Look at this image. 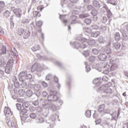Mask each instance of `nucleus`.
<instances>
[{"label":"nucleus","mask_w":128,"mask_h":128,"mask_svg":"<svg viewBox=\"0 0 128 128\" xmlns=\"http://www.w3.org/2000/svg\"><path fill=\"white\" fill-rule=\"evenodd\" d=\"M90 40V36L86 34H84V38L78 39V41H76L74 43V46L75 48H86L88 47V42H84L85 40Z\"/></svg>","instance_id":"f257e3e1"},{"label":"nucleus","mask_w":128,"mask_h":128,"mask_svg":"<svg viewBox=\"0 0 128 128\" xmlns=\"http://www.w3.org/2000/svg\"><path fill=\"white\" fill-rule=\"evenodd\" d=\"M118 66L116 64H106L104 66V68H100L99 64H95L92 66L93 68H95L96 70L98 72H102V70H104L106 72H107L106 74H108V70H116Z\"/></svg>","instance_id":"f03ea898"},{"label":"nucleus","mask_w":128,"mask_h":128,"mask_svg":"<svg viewBox=\"0 0 128 128\" xmlns=\"http://www.w3.org/2000/svg\"><path fill=\"white\" fill-rule=\"evenodd\" d=\"M42 108H50V110L54 112L60 108L58 106H56V105L52 104V102H48V100H44L42 104Z\"/></svg>","instance_id":"7ed1b4c3"},{"label":"nucleus","mask_w":128,"mask_h":128,"mask_svg":"<svg viewBox=\"0 0 128 128\" xmlns=\"http://www.w3.org/2000/svg\"><path fill=\"white\" fill-rule=\"evenodd\" d=\"M58 92L56 90H51L50 92V94L48 96L47 100L48 102H56L58 100V97L56 96Z\"/></svg>","instance_id":"20e7f679"},{"label":"nucleus","mask_w":128,"mask_h":128,"mask_svg":"<svg viewBox=\"0 0 128 128\" xmlns=\"http://www.w3.org/2000/svg\"><path fill=\"white\" fill-rule=\"evenodd\" d=\"M98 92L101 94H112V90L110 87H108V85L104 84L98 88Z\"/></svg>","instance_id":"39448f33"},{"label":"nucleus","mask_w":128,"mask_h":128,"mask_svg":"<svg viewBox=\"0 0 128 128\" xmlns=\"http://www.w3.org/2000/svg\"><path fill=\"white\" fill-rule=\"evenodd\" d=\"M98 112L100 114H110V110L106 108V106L104 104L99 106Z\"/></svg>","instance_id":"423d86ee"},{"label":"nucleus","mask_w":128,"mask_h":128,"mask_svg":"<svg viewBox=\"0 0 128 128\" xmlns=\"http://www.w3.org/2000/svg\"><path fill=\"white\" fill-rule=\"evenodd\" d=\"M4 114L6 116H12V112L10 108H5L4 109Z\"/></svg>","instance_id":"0eeeda50"},{"label":"nucleus","mask_w":128,"mask_h":128,"mask_svg":"<svg viewBox=\"0 0 128 128\" xmlns=\"http://www.w3.org/2000/svg\"><path fill=\"white\" fill-rule=\"evenodd\" d=\"M26 71L24 72H21L19 74V80L22 81V82H24V78H26Z\"/></svg>","instance_id":"6e6552de"},{"label":"nucleus","mask_w":128,"mask_h":128,"mask_svg":"<svg viewBox=\"0 0 128 128\" xmlns=\"http://www.w3.org/2000/svg\"><path fill=\"white\" fill-rule=\"evenodd\" d=\"M13 12L16 14L18 18H20V16H22V10L20 8H16L13 10Z\"/></svg>","instance_id":"1a4fd4ad"},{"label":"nucleus","mask_w":128,"mask_h":128,"mask_svg":"<svg viewBox=\"0 0 128 128\" xmlns=\"http://www.w3.org/2000/svg\"><path fill=\"white\" fill-rule=\"evenodd\" d=\"M12 64H7L6 68L5 70V72L6 74H10V72H12Z\"/></svg>","instance_id":"9d476101"},{"label":"nucleus","mask_w":128,"mask_h":128,"mask_svg":"<svg viewBox=\"0 0 128 128\" xmlns=\"http://www.w3.org/2000/svg\"><path fill=\"white\" fill-rule=\"evenodd\" d=\"M98 58L100 60L104 62L106 60V55L104 54H100L99 56H98Z\"/></svg>","instance_id":"9b49d317"},{"label":"nucleus","mask_w":128,"mask_h":128,"mask_svg":"<svg viewBox=\"0 0 128 128\" xmlns=\"http://www.w3.org/2000/svg\"><path fill=\"white\" fill-rule=\"evenodd\" d=\"M33 90L34 92H38L40 90H42V86H40V84H34L33 86Z\"/></svg>","instance_id":"f8f14e48"},{"label":"nucleus","mask_w":128,"mask_h":128,"mask_svg":"<svg viewBox=\"0 0 128 128\" xmlns=\"http://www.w3.org/2000/svg\"><path fill=\"white\" fill-rule=\"evenodd\" d=\"M92 4L94 6L97 8H100V3L96 0H93Z\"/></svg>","instance_id":"ddd939ff"},{"label":"nucleus","mask_w":128,"mask_h":128,"mask_svg":"<svg viewBox=\"0 0 128 128\" xmlns=\"http://www.w3.org/2000/svg\"><path fill=\"white\" fill-rule=\"evenodd\" d=\"M36 70L37 72H40L42 70H44V65H41V64H38V65H36Z\"/></svg>","instance_id":"4468645a"},{"label":"nucleus","mask_w":128,"mask_h":128,"mask_svg":"<svg viewBox=\"0 0 128 128\" xmlns=\"http://www.w3.org/2000/svg\"><path fill=\"white\" fill-rule=\"evenodd\" d=\"M102 124L104 126H108L110 124V120L106 118H104L102 120Z\"/></svg>","instance_id":"2eb2a0df"},{"label":"nucleus","mask_w":128,"mask_h":128,"mask_svg":"<svg viewBox=\"0 0 128 128\" xmlns=\"http://www.w3.org/2000/svg\"><path fill=\"white\" fill-rule=\"evenodd\" d=\"M6 54V46H3L2 48V52L0 54V56H2L4 54Z\"/></svg>","instance_id":"dca6fc26"},{"label":"nucleus","mask_w":128,"mask_h":128,"mask_svg":"<svg viewBox=\"0 0 128 128\" xmlns=\"http://www.w3.org/2000/svg\"><path fill=\"white\" fill-rule=\"evenodd\" d=\"M100 33L98 31L94 32L92 33L91 36H92V38H98V36H100Z\"/></svg>","instance_id":"f3484780"},{"label":"nucleus","mask_w":128,"mask_h":128,"mask_svg":"<svg viewBox=\"0 0 128 128\" xmlns=\"http://www.w3.org/2000/svg\"><path fill=\"white\" fill-rule=\"evenodd\" d=\"M107 3L110 4H112V6H116L118 4L116 0H108Z\"/></svg>","instance_id":"a211bd4d"},{"label":"nucleus","mask_w":128,"mask_h":128,"mask_svg":"<svg viewBox=\"0 0 128 128\" xmlns=\"http://www.w3.org/2000/svg\"><path fill=\"white\" fill-rule=\"evenodd\" d=\"M24 32V30L22 28H18V30H17V34L18 36H22Z\"/></svg>","instance_id":"6ab92c4d"},{"label":"nucleus","mask_w":128,"mask_h":128,"mask_svg":"<svg viewBox=\"0 0 128 128\" xmlns=\"http://www.w3.org/2000/svg\"><path fill=\"white\" fill-rule=\"evenodd\" d=\"M28 112V110L24 108L22 110V112H20V116H28L26 114Z\"/></svg>","instance_id":"aec40b11"},{"label":"nucleus","mask_w":128,"mask_h":128,"mask_svg":"<svg viewBox=\"0 0 128 128\" xmlns=\"http://www.w3.org/2000/svg\"><path fill=\"white\" fill-rule=\"evenodd\" d=\"M113 48L116 50H120V44L118 42L114 43L113 44Z\"/></svg>","instance_id":"412c9836"},{"label":"nucleus","mask_w":128,"mask_h":128,"mask_svg":"<svg viewBox=\"0 0 128 128\" xmlns=\"http://www.w3.org/2000/svg\"><path fill=\"white\" fill-rule=\"evenodd\" d=\"M7 124L8 126H10V128H16V126L14 125V124L10 120H8L7 122Z\"/></svg>","instance_id":"4be33fe9"},{"label":"nucleus","mask_w":128,"mask_h":128,"mask_svg":"<svg viewBox=\"0 0 128 128\" xmlns=\"http://www.w3.org/2000/svg\"><path fill=\"white\" fill-rule=\"evenodd\" d=\"M114 38L116 42H118L120 40V34L118 32H116L114 34Z\"/></svg>","instance_id":"5701e85b"},{"label":"nucleus","mask_w":128,"mask_h":128,"mask_svg":"<svg viewBox=\"0 0 128 128\" xmlns=\"http://www.w3.org/2000/svg\"><path fill=\"white\" fill-rule=\"evenodd\" d=\"M40 50V46L38 44H36L32 48V52H36Z\"/></svg>","instance_id":"b1692460"},{"label":"nucleus","mask_w":128,"mask_h":128,"mask_svg":"<svg viewBox=\"0 0 128 128\" xmlns=\"http://www.w3.org/2000/svg\"><path fill=\"white\" fill-rule=\"evenodd\" d=\"M30 32L28 30L24 31V38H28V36H30Z\"/></svg>","instance_id":"393cba45"},{"label":"nucleus","mask_w":128,"mask_h":128,"mask_svg":"<svg viewBox=\"0 0 128 128\" xmlns=\"http://www.w3.org/2000/svg\"><path fill=\"white\" fill-rule=\"evenodd\" d=\"M18 64L16 60H10L8 62V64Z\"/></svg>","instance_id":"a878e982"},{"label":"nucleus","mask_w":128,"mask_h":128,"mask_svg":"<svg viewBox=\"0 0 128 128\" xmlns=\"http://www.w3.org/2000/svg\"><path fill=\"white\" fill-rule=\"evenodd\" d=\"M84 22L86 24H92V19L86 18L84 20Z\"/></svg>","instance_id":"bb28decb"},{"label":"nucleus","mask_w":128,"mask_h":128,"mask_svg":"<svg viewBox=\"0 0 128 128\" xmlns=\"http://www.w3.org/2000/svg\"><path fill=\"white\" fill-rule=\"evenodd\" d=\"M32 94H33L32 90H28L26 92V94L27 96H28L29 98H30V96H32Z\"/></svg>","instance_id":"cd10ccee"},{"label":"nucleus","mask_w":128,"mask_h":128,"mask_svg":"<svg viewBox=\"0 0 128 128\" xmlns=\"http://www.w3.org/2000/svg\"><path fill=\"white\" fill-rule=\"evenodd\" d=\"M44 122V120L42 117H39L36 119V122H39V124H42Z\"/></svg>","instance_id":"c85d7f7f"},{"label":"nucleus","mask_w":128,"mask_h":128,"mask_svg":"<svg viewBox=\"0 0 128 128\" xmlns=\"http://www.w3.org/2000/svg\"><path fill=\"white\" fill-rule=\"evenodd\" d=\"M82 54L84 56H85V58H88V56H90V51H88V50L84 51Z\"/></svg>","instance_id":"c756f323"},{"label":"nucleus","mask_w":128,"mask_h":128,"mask_svg":"<svg viewBox=\"0 0 128 128\" xmlns=\"http://www.w3.org/2000/svg\"><path fill=\"white\" fill-rule=\"evenodd\" d=\"M98 50L96 48H93L92 50V54H93L94 56H97V54H98Z\"/></svg>","instance_id":"7c9ffc66"},{"label":"nucleus","mask_w":128,"mask_h":128,"mask_svg":"<svg viewBox=\"0 0 128 128\" xmlns=\"http://www.w3.org/2000/svg\"><path fill=\"white\" fill-rule=\"evenodd\" d=\"M86 6L84 5L83 6H80V12H86Z\"/></svg>","instance_id":"2f4dec72"},{"label":"nucleus","mask_w":128,"mask_h":128,"mask_svg":"<svg viewBox=\"0 0 128 128\" xmlns=\"http://www.w3.org/2000/svg\"><path fill=\"white\" fill-rule=\"evenodd\" d=\"M87 44H89V46H94V40H90L89 41H88Z\"/></svg>","instance_id":"473e14b6"},{"label":"nucleus","mask_w":128,"mask_h":128,"mask_svg":"<svg viewBox=\"0 0 128 128\" xmlns=\"http://www.w3.org/2000/svg\"><path fill=\"white\" fill-rule=\"evenodd\" d=\"M85 116H86L87 118H90V116H92L90 110H88L87 111H86V112H85Z\"/></svg>","instance_id":"72a5a7b5"},{"label":"nucleus","mask_w":128,"mask_h":128,"mask_svg":"<svg viewBox=\"0 0 128 128\" xmlns=\"http://www.w3.org/2000/svg\"><path fill=\"white\" fill-rule=\"evenodd\" d=\"M89 16L88 14H82L80 15V18H88Z\"/></svg>","instance_id":"f704fd0d"},{"label":"nucleus","mask_w":128,"mask_h":128,"mask_svg":"<svg viewBox=\"0 0 128 128\" xmlns=\"http://www.w3.org/2000/svg\"><path fill=\"white\" fill-rule=\"evenodd\" d=\"M86 6V8L87 10H92V8H94V6H92V5L90 4H88Z\"/></svg>","instance_id":"c9c22d12"},{"label":"nucleus","mask_w":128,"mask_h":128,"mask_svg":"<svg viewBox=\"0 0 128 128\" xmlns=\"http://www.w3.org/2000/svg\"><path fill=\"white\" fill-rule=\"evenodd\" d=\"M100 30L101 32H106V26H101L100 28Z\"/></svg>","instance_id":"e433bc0d"},{"label":"nucleus","mask_w":128,"mask_h":128,"mask_svg":"<svg viewBox=\"0 0 128 128\" xmlns=\"http://www.w3.org/2000/svg\"><path fill=\"white\" fill-rule=\"evenodd\" d=\"M32 78V76L30 74H28L26 75L24 80H30Z\"/></svg>","instance_id":"4c0bfd02"},{"label":"nucleus","mask_w":128,"mask_h":128,"mask_svg":"<svg viewBox=\"0 0 128 128\" xmlns=\"http://www.w3.org/2000/svg\"><path fill=\"white\" fill-rule=\"evenodd\" d=\"M106 52L108 54H110L112 52V50L110 48H107L106 50Z\"/></svg>","instance_id":"58836bf2"},{"label":"nucleus","mask_w":128,"mask_h":128,"mask_svg":"<svg viewBox=\"0 0 128 128\" xmlns=\"http://www.w3.org/2000/svg\"><path fill=\"white\" fill-rule=\"evenodd\" d=\"M88 60L91 62H94L96 60V57L94 56H92L90 57Z\"/></svg>","instance_id":"ea45409f"},{"label":"nucleus","mask_w":128,"mask_h":128,"mask_svg":"<svg viewBox=\"0 0 128 128\" xmlns=\"http://www.w3.org/2000/svg\"><path fill=\"white\" fill-rule=\"evenodd\" d=\"M3 14L6 18H8V16H10V13L8 11L6 10L3 13Z\"/></svg>","instance_id":"a19ab883"},{"label":"nucleus","mask_w":128,"mask_h":128,"mask_svg":"<svg viewBox=\"0 0 128 128\" xmlns=\"http://www.w3.org/2000/svg\"><path fill=\"white\" fill-rule=\"evenodd\" d=\"M24 116L25 120L26 122H30L32 118H30V116H22V117Z\"/></svg>","instance_id":"79ce46f5"},{"label":"nucleus","mask_w":128,"mask_h":128,"mask_svg":"<svg viewBox=\"0 0 128 128\" xmlns=\"http://www.w3.org/2000/svg\"><path fill=\"white\" fill-rule=\"evenodd\" d=\"M91 14L94 16H96L98 14V11L96 10H92L91 12Z\"/></svg>","instance_id":"37998d69"},{"label":"nucleus","mask_w":128,"mask_h":128,"mask_svg":"<svg viewBox=\"0 0 128 128\" xmlns=\"http://www.w3.org/2000/svg\"><path fill=\"white\" fill-rule=\"evenodd\" d=\"M20 86L22 88H26L27 84L26 82H22Z\"/></svg>","instance_id":"c03bdc74"},{"label":"nucleus","mask_w":128,"mask_h":128,"mask_svg":"<svg viewBox=\"0 0 128 128\" xmlns=\"http://www.w3.org/2000/svg\"><path fill=\"white\" fill-rule=\"evenodd\" d=\"M0 78H4V72L2 70H0Z\"/></svg>","instance_id":"a18cd8bd"},{"label":"nucleus","mask_w":128,"mask_h":128,"mask_svg":"<svg viewBox=\"0 0 128 128\" xmlns=\"http://www.w3.org/2000/svg\"><path fill=\"white\" fill-rule=\"evenodd\" d=\"M18 94L20 96H22L24 94V91L23 90H18Z\"/></svg>","instance_id":"49530a36"},{"label":"nucleus","mask_w":128,"mask_h":128,"mask_svg":"<svg viewBox=\"0 0 128 128\" xmlns=\"http://www.w3.org/2000/svg\"><path fill=\"white\" fill-rule=\"evenodd\" d=\"M22 106L24 108H28V102H24L22 104Z\"/></svg>","instance_id":"de8ad7c7"},{"label":"nucleus","mask_w":128,"mask_h":128,"mask_svg":"<svg viewBox=\"0 0 128 128\" xmlns=\"http://www.w3.org/2000/svg\"><path fill=\"white\" fill-rule=\"evenodd\" d=\"M30 116L31 118H32V120H34V118H36V114L34 113H32L30 115Z\"/></svg>","instance_id":"09e8293b"},{"label":"nucleus","mask_w":128,"mask_h":128,"mask_svg":"<svg viewBox=\"0 0 128 128\" xmlns=\"http://www.w3.org/2000/svg\"><path fill=\"white\" fill-rule=\"evenodd\" d=\"M102 22H103V24H105V22H108V18H106V16H103L102 20Z\"/></svg>","instance_id":"8fccbe9b"},{"label":"nucleus","mask_w":128,"mask_h":128,"mask_svg":"<svg viewBox=\"0 0 128 128\" xmlns=\"http://www.w3.org/2000/svg\"><path fill=\"white\" fill-rule=\"evenodd\" d=\"M100 82V80L98 78L94 79L92 81V83L94 84H98Z\"/></svg>","instance_id":"3c124183"},{"label":"nucleus","mask_w":128,"mask_h":128,"mask_svg":"<svg viewBox=\"0 0 128 128\" xmlns=\"http://www.w3.org/2000/svg\"><path fill=\"white\" fill-rule=\"evenodd\" d=\"M106 12H107V16H108V18H110V16H112V12L110 10H107Z\"/></svg>","instance_id":"603ef678"},{"label":"nucleus","mask_w":128,"mask_h":128,"mask_svg":"<svg viewBox=\"0 0 128 128\" xmlns=\"http://www.w3.org/2000/svg\"><path fill=\"white\" fill-rule=\"evenodd\" d=\"M12 17L11 16L10 17V28H14V22H12Z\"/></svg>","instance_id":"864d4df0"},{"label":"nucleus","mask_w":128,"mask_h":128,"mask_svg":"<svg viewBox=\"0 0 128 128\" xmlns=\"http://www.w3.org/2000/svg\"><path fill=\"white\" fill-rule=\"evenodd\" d=\"M36 26H38V28H40V26H42V20H39L38 22L36 24Z\"/></svg>","instance_id":"5fc2aeb1"},{"label":"nucleus","mask_w":128,"mask_h":128,"mask_svg":"<svg viewBox=\"0 0 128 128\" xmlns=\"http://www.w3.org/2000/svg\"><path fill=\"white\" fill-rule=\"evenodd\" d=\"M86 72H90L91 70L90 66V65H88V64H87L86 66Z\"/></svg>","instance_id":"6e6d98bb"},{"label":"nucleus","mask_w":128,"mask_h":128,"mask_svg":"<svg viewBox=\"0 0 128 128\" xmlns=\"http://www.w3.org/2000/svg\"><path fill=\"white\" fill-rule=\"evenodd\" d=\"M23 24H28L30 22V20L26 18H24L22 20Z\"/></svg>","instance_id":"4d7b16f0"},{"label":"nucleus","mask_w":128,"mask_h":128,"mask_svg":"<svg viewBox=\"0 0 128 128\" xmlns=\"http://www.w3.org/2000/svg\"><path fill=\"white\" fill-rule=\"evenodd\" d=\"M16 107L18 110H22V105H20V104H16Z\"/></svg>","instance_id":"13d9d810"},{"label":"nucleus","mask_w":128,"mask_h":128,"mask_svg":"<svg viewBox=\"0 0 128 128\" xmlns=\"http://www.w3.org/2000/svg\"><path fill=\"white\" fill-rule=\"evenodd\" d=\"M102 80L103 82H108V76H104L102 77Z\"/></svg>","instance_id":"bf43d9fd"},{"label":"nucleus","mask_w":128,"mask_h":128,"mask_svg":"<svg viewBox=\"0 0 128 128\" xmlns=\"http://www.w3.org/2000/svg\"><path fill=\"white\" fill-rule=\"evenodd\" d=\"M14 86L15 88H20V83L18 82H14Z\"/></svg>","instance_id":"052dcab7"},{"label":"nucleus","mask_w":128,"mask_h":128,"mask_svg":"<svg viewBox=\"0 0 128 128\" xmlns=\"http://www.w3.org/2000/svg\"><path fill=\"white\" fill-rule=\"evenodd\" d=\"M4 8V2H0V8Z\"/></svg>","instance_id":"680f3d73"},{"label":"nucleus","mask_w":128,"mask_h":128,"mask_svg":"<svg viewBox=\"0 0 128 128\" xmlns=\"http://www.w3.org/2000/svg\"><path fill=\"white\" fill-rule=\"evenodd\" d=\"M96 124H100L101 122H102V120L101 119H98L96 120H95Z\"/></svg>","instance_id":"e2e57ef3"},{"label":"nucleus","mask_w":128,"mask_h":128,"mask_svg":"<svg viewBox=\"0 0 128 128\" xmlns=\"http://www.w3.org/2000/svg\"><path fill=\"white\" fill-rule=\"evenodd\" d=\"M92 27L94 30H98V25L96 24H94L93 26H92Z\"/></svg>","instance_id":"0e129e2a"},{"label":"nucleus","mask_w":128,"mask_h":128,"mask_svg":"<svg viewBox=\"0 0 128 128\" xmlns=\"http://www.w3.org/2000/svg\"><path fill=\"white\" fill-rule=\"evenodd\" d=\"M41 84L44 88L48 87V84L46 82H44V81H42Z\"/></svg>","instance_id":"69168bd1"},{"label":"nucleus","mask_w":128,"mask_h":128,"mask_svg":"<svg viewBox=\"0 0 128 128\" xmlns=\"http://www.w3.org/2000/svg\"><path fill=\"white\" fill-rule=\"evenodd\" d=\"M52 74H49L46 77V80H50V78H52Z\"/></svg>","instance_id":"338daca9"},{"label":"nucleus","mask_w":128,"mask_h":128,"mask_svg":"<svg viewBox=\"0 0 128 128\" xmlns=\"http://www.w3.org/2000/svg\"><path fill=\"white\" fill-rule=\"evenodd\" d=\"M34 106H36L38 105V100H36L34 102H32Z\"/></svg>","instance_id":"774afa93"}]
</instances>
